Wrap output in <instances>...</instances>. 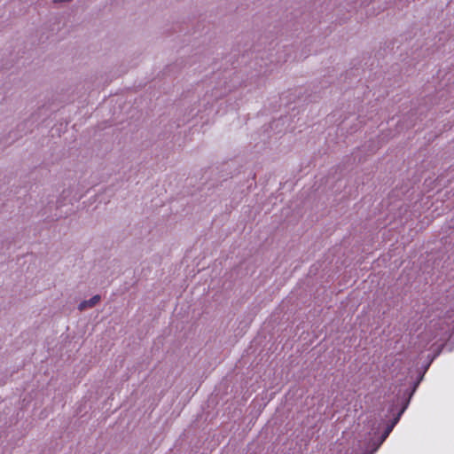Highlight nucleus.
Masks as SVG:
<instances>
[{
	"instance_id": "obj_1",
	"label": "nucleus",
	"mask_w": 454,
	"mask_h": 454,
	"mask_svg": "<svg viewBox=\"0 0 454 454\" xmlns=\"http://www.w3.org/2000/svg\"><path fill=\"white\" fill-rule=\"evenodd\" d=\"M100 301L99 295H94L92 298H90L88 301H83L79 304V309L82 311L85 309L86 308H92L94 307L98 301Z\"/></svg>"
},
{
	"instance_id": "obj_2",
	"label": "nucleus",
	"mask_w": 454,
	"mask_h": 454,
	"mask_svg": "<svg viewBox=\"0 0 454 454\" xmlns=\"http://www.w3.org/2000/svg\"><path fill=\"white\" fill-rule=\"evenodd\" d=\"M406 406H403L402 408V410L399 411L398 415L395 418L393 423L387 427V428L386 429L385 433H384V435H383V438L385 439L388 434L389 433L392 431L393 427H395V425L397 423V421L399 420L400 419V416L402 415V413L404 411Z\"/></svg>"
},
{
	"instance_id": "obj_3",
	"label": "nucleus",
	"mask_w": 454,
	"mask_h": 454,
	"mask_svg": "<svg viewBox=\"0 0 454 454\" xmlns=\"http://www.w3.org/2000/svg\"><path fill=\"white\" fill-rule=\"evenodd\" d=\"M452 334H454V320L451 321V325L448 326V329L444 330L443 337L442 339L449 338Z\"/></svg>"
}]
</instances>
